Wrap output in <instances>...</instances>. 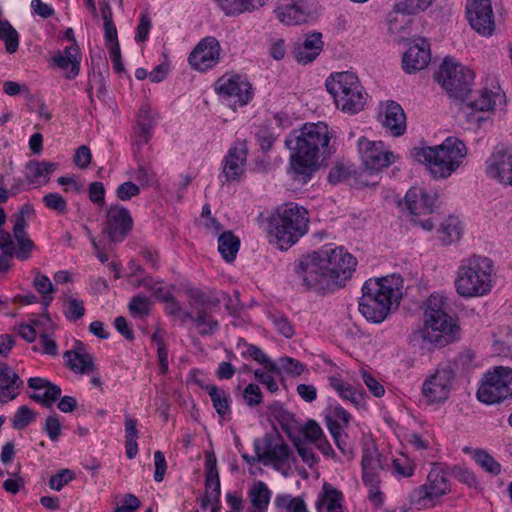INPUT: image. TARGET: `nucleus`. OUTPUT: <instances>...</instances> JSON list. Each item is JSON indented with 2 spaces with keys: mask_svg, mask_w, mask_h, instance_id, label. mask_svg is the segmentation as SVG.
Here are the masks:
<instances>
[{
  "mask_svg": "<svg viewBox=\"0 0 512 512\" xmlns=\"http://www.w3.org/2000/svg\"><path fill=\"white\" fill-rule=\"evenodd\" d=\"M0 39L5 43L6 51L13 54L19 47V34L7 20H0Z\"/></svg>",
  "mask_w": 512,
  "mask_h": 512,
  "instance_id": "43",
  "label": "nucleus"
},
{
  "mask_svg": "<svg viewBox=\"0 0 512 512\" xmlns=\"http://www.w3.org/2000/svg\"><path fill=\"white\" fill-rule=\"evenodd\" d=\"M441 232L443 234L442 241L445 245L458 240L461 236L459 220L456 217H449L442 223Z\"/></svg>",
  "mask_w": 512,
  "mask_h": 512,
  "instance_id": "49",
  "label": "nucleus"
},
{
  "mask_svg": "<svg viewBox=\"0 0 512 512\" xmlns=\"http://www.w3.org/2000/svg\"><path fill=\"white\" fill-rule=\"evenodd\" d=\"M403 279L398 274L370 278L362 286L359 312L368 321L381 323L388 316L391 306L402 297Z\"/></svg>",
  "mask_w": 512,
  "mask_h": 512,
  "instance_id": "3",
  "label": "nucleus"
},
{
  "mask_svg": "<svg viewBox=\"0 0 512 512\" xmlns=\"http://www.w3.org/2000/svg\"><path fill=\"white\" fill-rule=\"evenodd\" d=\"M383 125L393 136H401L406 131V115L402 107L395 101H388L384 109Z\"/></svg>",
  "mask_w": 512,
  "mask_h": 512,
  "instance_id": "29",
  "label": "nucleus"
},
{
  "mask_svg": "<svg viewBox=\"0 0 512 512\" xmlns=\"http://www.w3.org/2000/svg\"><path fill=\"white\" fill-rule=\"evenodd\" d=\"M451 475L468 487H477L478 485L476 476L466 467L455 465L451 470Z\"/></svg>",
  "mask_w": 512,
  "mask_h": 512,
  "instance_id": "54",
  "label": "nucleus"
},
{
  "mask_svg": "<svg viewBox=\"0 0 512 512\" xmlns=\"http://www.w3.org/2000/svg\"><path fill=\"white\" fill-rule=\"evenodd\" d=\"M448 476L449 473L444 466L434 464L427 475L426 482L409 494L410 503L418 509L434 507L440 497L451 492Z\"/></svg>",
  "mask_w": 512,
  "mask_h": 512,
  "instance_id": "9",
  "label": "nucleus"
},
{
  "mask_svg": "<svg viewBox=\"0 0 512 512\" xmlns=\"http://www.w3.org/2000/svg\"><path fill=\"white\" fill-rule=\"evenodd\" d=\"M271 492L267 485L262 482H256L252 489L249 491V498L256 509L255 512H265L270 502Z\"/></svg>",
  "mask_w": 512,
  "mask_h": 512,
  "instance_id": "42",
  "label": "nucleus"
},
{
  "mask_svg": "<svg viewBox=\"0 0 512 512\" xmlns=\"http://www.w3.org/2000/svg\"><path fill=\"white\" fill-rule=\"evenodd\" d=\"M436 198L429 195L423 188L412 187L404 197V202H399L413 216L431 214L435 207Z\"/></svg>",
  "mask_w": 512,
  "mask_h": 512,
  "instance_id": "22",
  "label": "nucleus"
},
{
  "mask_svg": "<svg viewBox=\"0 0 512 512\" xmlns=\"http://www.w3.org/2000/svg\"><path fill=\"white\" fill-rule=\"evenodd\" d=\"M464 454L470 455L474 461L487 473L498 475L501 472V464L484 449H473L469 446L462 448Z\"/></svg>",
  "mask_w": 512,
  "mask_h": 512,
  "instance_id": "37",
  "label": "nucleus"
},
{
  "mask_svg": "<svg viewBox=\"0 0 512 512\" xmlns=\"http://www.w3.org/2000/svg\"><path fill=\"white\" fill-rule=\"evenodd\" d=\"M329 432L338 449L345 455L349 454L351 452V447L347 443V435L344 434L343 429H340L337 425L330 424Z\"/></svg>",
  "mask_w": 512,
  "mask_h": 512,
  "instance_id": "59",
  "label": "nucleus"
},
{
  "mask_svg": "<svg viewBox=\"0 0 512 512\" xmlns=\"http://www.w3.org/2000/svg\"><path fill=\"white\" fill-rule=\"evenodd\" d=\"M378 471L379 470H362L363 482L366 486L370 487V499L376 504L382 502V494L377 490L380 483Z\"/></svg>",
  "mask_w": 512,
  "mask_h": 512,
  "instance_id": "47",
  "label": "nucleus"
},
{
  "mask_svg": "<svg viewBox=\"0 0 512 512\" xmlns=\"http://www.w3.org/2000/svg\"><path fill=\"white\" fill-rule=\"evenodd\" d=\"M273 325L275 326L278 333L283 335L285 338H291L294 335V328L288 319L283 315H272L270 317Z\"/></svg>",
  "mask_w": 512,
  "mask_h": 512,
  "instance_id": "61",
  "label": "nucleus"
},
{
  "mask_svg": "<svg viewBox=\"0 0 512 512\" xmlns=\"http://www.w3.org/2000/svg\"><path fill=\"white\" fill-rule=\"evenodd\" d=\"M207 393L210 396L213 407L215 408L217 414L224 418L227 414L230 413V404H231V396L224 389L219 388L214 384L206 385L204 387Z\"/></svg>",
  "mask_w": 512,
  "mask_h": 512,
  "instance_id": "39",
  "label": "nucleus"
},
{
  "mask_svg": "<svg viewBox=\"0 0 512 512\" xmlns=\"http://www.w3.org/2000/svg\"><path fill=\"white\" fill-rule=\"evenodd\" d=\"M80 59L79 47L72 45L66 47L63 53L60 51L55 53L52 57V63L62 70H68L70 68L65 76L67 79H74L80 71Z\"/></svg>",
  "mask_w": 512,
  "mask_h": 512,
  "instance_id": "28",
  "label": "nucleus"
},
{
  "mask_svg": "<svg viewBox=\"0 0 512 512\" xmlns=\"http://www.w3.org/2000/svg\"><path fill=\"white\" fill-rule=\"evenodd\" d=\"M161 302L166 303V312L181 324H185L189 318H192V312L183 309L171 292Z\"/></svg>",
  "mask_w": 512,
  "mask_h": 512,
  "instance_id": "45",
  "label": "nucleus"
},
{
  "mask_svg": "<svg viewBox=\"0 0 512 512\" xmlns=\"http://www.w3.org/2000/svg\"><path fill=\"white\" fill-rule=\"evenodd\" d=\"M139 193L140 186L131 181L120 184L116 189V196L121 201H128Z\"/></svg>",
  "mask_w": 512,
  "mask_h": 512,
  "instance_id": "60",
  "label": "nucleus"
},
{
  "mask_svg": "<svg viewBox=\"0 0 512 512\" xmlns=\"http://www.w3.org/2000/svg\"><path fill=\"white\" fill-rule=\"evenodd\" d=\"M430 46L426 39H415L402 58L403 70L411 74L424 69L430 62Z\"/></svg>",
  "mask_w": 512,
  "mask_h": 512,
  "instance_id": "21",
  "label": "nucleus"
},
{
  "mask_svg": "<svg viewBox=\"0 0 512 512\" xmlns=\"http://www.w3.org/2000/svg\"><path fill=\"white\" fill-rule=\"evenodd\" d=\"M381 454L376 449L366 448L363 450L362 455V470H380L384 469L386 464Z\"/></svg>",
  "mask_w": 512,
  "mask_h": 512,
  "instance_id": "48",
  "label": "nucleus"
},
{
  "mask_svg": "<svg viewBox=\"0 0 512 512\" xmlns=\"http://www.w3.org/2000/svg\"><path fill=\"white\" fill-rule=\"evenodd\" d=\"M271 415L278 421L283 430L290 427L293 421V415L289 413L279 402H275L269 407Z\"/></svg>",
  "mask_w": 512,
  "mask_h": 512,
  "instance_id": "53",
  "label": "nucleus"
},
{
  "mask_svg": "<svg viewBox=\"0 0 512 512\" xmlns=\"http://www.w3.org/2000/svg\"><path fill=\"white\" fill-rule=\"evenodd\" d=\"M198 330L201 336H212L219 329V322L208 314L206 309L197 310L195 314L192 313V318H189Z\"/></svg>",
  "mask_w": 512,
  "mask_h": 512,
  "instance_id": "41",
  "label": "nucleus"
},
{
  "mask_svg": "<svg viewBox=\"0 0 512 512\" xmlns=\"http://www.w3.org/2000/svg\"><path fill=\"white\" fill-rule=\"evenodd\" d=\"M486 174L505 186H512V152L497 146L486 161Z\"/></svg>",
  "mask_w": 512,
  "mask_h": 512,
  "instance_id": "19",
  "label": "nucleus"
},
{
  "mask_svg": "<svg viewBox=\"0 0 512 512\" xmlns=\"http://www.w3.org/2000/svg\"><path fill=\"white\" fill-rule=\"evenodd\" d=\"M67 367L74 373L89 374L95 370L94 359L86 352L81 342L76 343L74 350H68L63 355Z\"/></svg>",
  "mask_w": 512,
  "mask_h": 512,
  "instance_id": "26",
  "label": "nucleus"
},
{
  "mask_svg": "<svg viewBox=\"0 0 512 512\" xmlns=\"http://www.w3.org/2000/svg\"><path fill=\"white\" fill-rule=\"evenodd\" d=\"M343 494L329 483H324L322 490L316 500L315 507L317 512L326 508L327 512H342Z\"/></svg>",
  "mask_w": 512,
  "mask_h": 512,
  "instance_id": "32",
  "label": "nucleus"
},
{
  "mask_svg": "<svg viewBox=\"0 0 512 512\" xmlns=\"http://www.w3.org/2000/svg\"><path fill=\"white\" fill-rule=\"evenodd\" d=\"M64 315L70 321H77L85 314L84 302L80 299L74 298L70 295L64 296Z\"/></svg>",
  "mask_w": 512,
  "mask_h": 512,
  "instance_id": "46",
  "label": "nucleus"
},
{
  "mask_svg": "<svg viewBox=\"0 0 512 512\" xmlns=\"http://www.w3.org/2000/svg\"><path fill=\"white\" fill-rule=\"evenodd\" d=\"M308 211L294 203L286 204L269 223L270 242L281 250L294 245L308 230Z\"/></svg>",
  "mask_w": 512,
  "mask_h": 512,
  "instance_id": "7",
  "label": "nucleus"
},
{
  "mask_svg": "<svg viewBox=\"0 0 512 512\" xmlns=\"http://www.w3.org/2000/svg\"><path fill=\"white\" fill-rule=\"evenodd\" d=\"M432 2L433 0H398L393 6V11L404 15H415L425 11Z\"/></svg>",
  "mask_w": 512,
  "mask_h": 512,
  "instance_id": "44",
  "label": "nucleus"
},
{
  "mask_svg": "<svg viewBox=\"0 0 512 512\" xmlns=\"http://www.w3.org/2000/svg\"><path fill=\"white\" fill-rule=\"evenodd\" d=\"M74 472L70 469H62L49 480L51 489L60 491L64 485L68 484L74 478Z\"/></svg>",
  "mask_w": 512,
  "mask_h": 512,
  "instance_id": "57",
  "label": "nucleus"
},
{
  "mask_svg": "<svg viewBox=\"0 0 512 512\" xmlns=\"http://www.w3.org/2000/svg\"><path fill=\"white\" fill-rule=\"evenodd\" d=\"M221 46L213 36L201 39L188 57L190 66L198 71L214 67L220 60Z\"/></svg>",
  "mask_w": 512,
  "mask_h": 512,
  "instance_id": "17",
  "label": "nucleus"
},
{
  "mask_svg": "<svg viewBox=\"0 0 512 512\" xmlns=\"http://www.w3.org/2000/svg\"><path fill=\"white\" fill-rule=\"evenodd\" d=\"M88 195L91 202L103 206L105 202V187L102 182H92L88 188Z\"/></svg>",
  "mask_w": 512,
  "mask_h": 512,
  "instance_id": "64",
  "label": "nucleus"
},
{
  "mask_svg": "<svg viewBox=\"0 0 512 512\" xmlns=\"http://www.w3.org/2000/svg\"><path fill=\"white\" fill-rule=\"evenodd\" d=\"M28 387L33 390L44 389L43 394L34 393L30 398L45 408H50L54 402L59 400L58 409L61 412L69 413L76 409L77 400L72 396L61 397L62 390L60 386L41 377H31L27 381Z\"/></svg>",
  "mask_w": 512,
  "mask_h": 512,
  "instance_id": "13",
  "label": "nucleus"
},
{
  "mask_svg": "<svg viewBox=\"0 0 512 512\" xmlns=\"http://www.w3.org/2000/svg\"><path fill=\"white\" fill-rule=\"evenodd\" d=\"M356 266L357 259L343 247L324 246L297 259L294 271L305 291L324 296L345 287Z\"/></svg>",
  "mask_w": 512,
  "mask_h": 512,
  "instance_id": "1",
  "label": "nucleus"
},
{
  "mask_svg": "<svg viewBox=\"0 0 512 512\" xmlns=\"http://www.w3.org/2000/svg\"><path fill=\"white\" fill-rule=\"evenodd\" d=\"M328 381L342 399L350 401L357 408L365 404L364 392L362 390L354 388L351 384L344 382L337 376H330Z\"/></svg>",
  "mask_w": 512,
  "mask_h": 512,
  "instance_id": "35",
  "label": "nucleus"
},
{
  "mask_svg": "<svg viewBox=\"0 0 512 512\" xmlns=\"http://www.w3.org/2000/svg\"><path fill=\"white\" fill-rule=\"evenodd\" d=\"M36 412L29 407L20 406L12 418V426L14 429L22 430L35 420Z\"/></svg>",
  "mask_w": 512,
  "mask_h": 512,
  "instance_id": "50",
  "label": "nucleus"
},
{
  "mask_svg": "<svg viewBox=\"0 0 512 512\" xmlns=\"http://www.w3.org/2000/svg\"><path fill=\"white\" fill-rule=\"evenodd\" d=\"M435 79L450 97L465 100L471 94L474 72L453 58L446 57L436 73Z\"/></svg>",
  "mask_w": 512,
  "mask_h": 512,
  "instance_id": "10",
  "label": "nucleus"
},
{
  "mask_svg": "<svg viewBox=\"0 0 512 512\" xmlns=\"http://www.w3.org/2000/svg\"><path fill=\"white\" fill-rule=\"evenodd\" d=\"M254 447L259 461L267 459L277 465L289 458L290 449L279 434H266L262 440L254 441Z\"/></svg>",
  "mask_w": 512,
  "mask_h": 512,
  "instance_id": "20",
  "label": "nucleus"
},
{
  "mask_svg": "<svg viewBox=\"0 0 512 512\" xmlns=\"http://www.w3.org/2000/svg\"><path fill=\"white\" fill-rule=\"evenodd\" d=\"M240 248V239L232 231H225L218 237V251L222 258L231 263L235 260Z\"/></svg>",
  "mask_w": 512,
  "mask_h": 512,
  "instance_id": "38",
  "label": "nucleus"
},
{
  "mask_svg": "<svg viewBox=\"0 0 512 512\" xmlns=\"http://www.w3.org/2000/svg\"><path fill=\"white\" fill-rule=\"evenodd\" d=\"M412 158L425 164L434 179L450 177L467 156V148L457 137H447L442 144L433 147H415Z\"/></svg>",
  "mask_w": 512,
  "mask_h": 512,
  "instance_id": "4",
  "label": "nucleus"
},
{
  "mask_svg": "<svg viewBox=\"0 0 512 512\" xmlns=\"http://www.w3.org/2000/svg\"><path fill=\"white\" fill-rule=\"evenodd\" d=\"M332 133L325 122L305 123L293 129L285 138L290 150L288 174L301 184H306L318 170L322 161L332 154Z\"/></svg>",
  "mask_w": 512,
  "mask_h": 512,
  "instance_id": "2",
  "label": "nucleus"
},
{
  "mask_svg": "<svg viewBox=\"0 0 512 512\" xmlns=\"http://www.w3.org/2000/svg\"><path fill=\"white\" fill-rule=\"evenodd\" d=\"M22 385L23 381L10 366L0 365V403L14 400Z\"/></svg>",
  "mask_w": 512,
  "mask_h": 512,
  "instance_id": "27",
  "label": "nucleus"
},
{
  "mask_svg": "<svg viewBox=\"0 0 512 512\" xmlns=\"http://www.w3.org/2000/svg\"><path fill=\"white\" fill-rule=\"evenodd\" d=\"M278 20L286 25H299L305 23L309 13L299 3H287L277 7L275 10Z\"/></svg>",
  "mask_w": 512,
  "mask_h": 512,
  "instance_id": "34",
  "label": "nucleus"
},
{
  "mask_svg": "<svg viewBox=\"0 0 512 512\" xmlns=\"http://www.w3.org/2000/svg\"><path fill=\"white\" fill-rule=\"evenodd\" d=\"M189 306L196 312L200 309L208 307H216L221 302V299L214 296L213 293H206L199 288L189 287L185 290Z\"/></svg>",
  "mask_w": 512,
  "mask_h": 512,
  "instance_id": "36",
  "label": "nucleus"
},
{
  "mask_svg": "<svg viewBox=\"0 0 512 512\" xmlns=\"http://www.w3.org/2000/svg\"><path fill=\"white\" fill-rule=\"evenodd\" d=\"M262 392L258 385L249 384L243 391V399L247 406L255 407L262 402Z\"/></svg>",
  "mask_w": 512,
  "mask_h": 512,
  "instance_id": "58",
  "label": "nucleus"
},
{
  "mask_svg": "<svg viewBox=\"0 0 512 512\" xmlns=\"http://www.w3.org/2000/svg\"><path fill=\"white\" fill-rule=\"evenodd\" d=\"M493 261L485 256L464 258L456 271V292L464 298L487 295L493 287Z\"/></svg>",
  "mask_w": 512,
  "mask_h": 512,
  "instance_id": "6",
  "label": "nucleus"
},
{
  "mask_svg": "<svg viewBox=\"0 0 512 512\" xmlns=\"http://www.w3.org/2000/svg\"><path fill=\"white\" fill-rule=\"evenodd\" d=\"M242 355L244 357L248 356L257 361L258 363L262 364L264 368L268 371H275L276 370V364L271 361L268 356L257 346L253 344H247L246 350L242 352Z\"/></svg>",
  "mask_w": 512,
  "mask_h": 512,
  "instance_id": "51",
  "label": "nucleus"
},
{
  "mask_svg": "<svg viewBox=\"0 0 512 512\" xmlns=\"http://www.w3.org/2000/svg\"><path fill=\"white\" fill-rule=\"evenodd\" d=\"M247 147L240 143V147L229 149L223 166V174L227 181L239 180L245 171Z\"/></svg>",
  "mask_w": 512,
  "mask_h": 512,
  "instance_id": "25",
  "label": "nucleus"
},
{
  "mask_svg": "<svg viewBox=\"0 0 512 512\" xmlns=\"http://www.w3.org/2000/svg\"><path fill=\"white\" fill-rule=\"evenodd\" d=\"M499 94H494L491 91L485 89L478 92L473 98L470 94L462 101V110L468 112V110L484 112L490 111L494 108L496 99L499 98ZM468 121L481 122L483 117L475 116L473 113H467Z\"/></svg>",
  "mask_w": 512,
  "mask_h": 512,
  "instance_id": "24",
  "label": "nucleus"
},
{
  "mask_svg": "<svg viewBox=\"0 0 512 512\" xmlns=\"http://www.w3.org/2000/svg\"><path fill=\"white\" fill-rule=\"evenodd\" d=\"M205 494L211 496L213 505H220V478L217 469V461L213 455L206 458L205 461Z\"/></svg>",
  "mask_w": 512,
  "mask_h": 512,
  "instance_id": "33",
  "label": "nucleus"
},
{
  "mask_svg": "<svg viewBox=\"0 0 512 512\" xmlns=\"http://www.w3.org/2000/svg\"><path fill=\"white\" fill-rule=\"evenodd\" d=\"M154 124L151 111L144 108L140 109L137 126L134 128L135 141L133 143V151L135 155L150 141Z\"/></svg>",
  "mask_w": 512,
  "mask_h": 512,
  "instance_id": "30",
  "label": "nucleus"
},
{
  "mask_svg": "<svg viewBox=\"0 0 512 512\" xmlns=\"http://www.w3.org/2000/svg\"><path fill=\"white\" fill-rule=\"evenodd\" d=\"M227 16H239L260 10L270 0H214Z\"/></svg>",
  "mask_w": 512,
  "mask_h": 512,
  "instance_id": "31",
  "label": "nucleus"
},
{
  "mask_svg": "<svg viewBox=\"0 0 512 512\" xmlns=\"http://www.w3.org/2000/svg\"><path fill=\"white\" fill-rule=\"evenodd\" d=\"M445 297L431 294L426 300L424 322L417 331L424 343L432 347H444L454 341L459 334V327L447 312Z\"/></svg>",
  "mask_w": 512,
  "mask_h": 512,
  "instance_id": "5",
  "label": "nucleus"
},
{
  "mask_svg": "<svg viewBox=\"0 0 512 512\" xmlns=\"http://www.w3.org/2000/svg\"><path fill=\"white\" fill-rule=\"evenodd\" d=\"M217 94L234 110L246 106L253 98L252 85L241 75L225 74L215 82Z\"/></svg>",
  "mask_w": 512,
  "mask_h": 512,
  "instance_id": "12",
  "label": "nucleus"
},
{
  "mask_svg": "<svg viewBox=\"0 0 512 512\" xmlns=\"http://www.w3.org/2000/svg\"><path fill=\"white\" fill-rule=\"evenodd\" d=\"M454 378V370L449 365L439 367L422 385V393L427 402L445 401L449 396Z\"/></svg>",
  "mask_w": 512,
  "mask_h": 512,
  "instance_id": "15",
  "label": "nucleus"
},
{
  "mask_svg": "<svg viewBox=\"0 0 512 512\" xmlns=\"http://www.w3.org/2000/svg\"><path fill=\"white\" fill-rule=\"evenodd\" d=\"M150 302L147 297L142 295L134 296L129 305V311L132 315L147 316L150 313Z\"/></svg>",
  "mask_w": 512,
  "mask_h": 512,
  "instance_id": "55",
  "label": "nucleus"
},
{
  "mask_svg": "<svg viewBox=\"0 0 512 512\" xmlns=\"http://www.w3.org/2000/svg\"><path fill=\"white\" fill-rule=\"evenodd\" d=\"M466 14L470 26L483 36H490L495 30L491 0H468Z\"/></svg>",
  "mask_w": 512,
  "mask_h": 512,
  "instance_id": "16",
  "label": "nucleus"
},
{
  "mask_svg": "<svg viewBox=\"0 0 512 512\" xmlns=\"http://www.w3.org/2000/svg\"><path fill=\"white\" fill-rule=\"evenodd\" d=\"M132 228L133 219L127 208L119 204L109 207L103 232L111 242H122Z\"/></svg>",
  "mask_w": 512,
  "mask_h": 512,
  "instance_id": "18",
  "label": "nucleus"
},
{
  "mask_svg": "<svg viewBox=\"0 0 512 512\" xmlns=\"http://www.w3.org/2000/svg\"><path fill=\"white\" fill-rule=\"evenodd\" d=\"M43 202L47 208L60 214H64L67 211V201L58 193L46 194L43 197Z\"/></svg>",
  "mask_w": 512,
  "mask_h": 512,
  "instance_id": "56",
  "label": "nucleus"
},
{
  "mask_svg": "<svg viewBox=\"0 0 512 512\" xmlns=\"http://www.w3.org/2000/svg\"><path fill=\"white\" fill-rule=\"evenodd\" d=\"M350 419V414L343 407L335 406L331 413L326 416L327 427L330 430V424H334L343 429L349 424Z\"/></svg>",
  "mask_w": 512,
  "mask_h": 512,
  "instance_id": "52",
  "label": "nucleus"
},
{
  "mask_svg": "<svg viewBox=\"0 0 512 512\" xmlns=\"http://www.w3.org/2000/svg\"><path fill=\"white\" fill-rule=\"evenodd\" d=\"M324 43L320 32L307 34L302 43L294 48V57L300 64L306 65L312 63L322 52Z\"/></svg>",
  "mask_w": 512,
  "mask_h": 512,
  "instance_id": "23",
  "label": "nucleus"
},
{
  "mask_svg": "<svg viewBox=\"0 0 512 512\" xmlns=\"http://www.w3.org/2000/svg\"><path fill=\"white\" fill-rule=\"evenodd\" d=\"M56 168L57 164L53 162L31 160L26 164V179L31 184L40 178L49 179Z\"/></svg>",
  "mask_w": 512,
  "mask_h": 512,
  "instance_id": "40",
  "label": "nucleus"
},
{
  "mask_svg": "<svg viewBox=\"0 0 512 512\" xmlns=\"http://www.w3.org/2000/svg\"><path fill=\"white\" fill-rule=\"evenodd\" d=\"M510 397H512V369L499 366L487 372L477 391L478 400L486 404H494Z\"/></svg>",
  "mask_w": 512,
  "mask_h": 512,
  "instance_id": "11",
  "label": "nucleus"
},
{
  "mask_svg": "<svg viewBox=\"0 0 512 512\" xmlns=\"http://www.w3.org/2000/svg\"><path fill=\"white\" fill-rule=\"evenodd\" d=\"M358 151L363 164V173L378 174L393 162V153L386 150L381 141L358 140Z\"/></svg>",
  "mask_w": 512,
  "mask_h": 512,
  "instance_id": "14",
  "label": "nucleus"
},
{
  "mask_svg": "<svg viewBox=\"0 0 512 512\" xmlns=\"http://www.w3.org/2000/svg\"><path fill=\"white\" fill-rule=\"evenodd\" d=\"M392 465L394 473L399 476L410 477L414 473V465L409 459L405 457L393 459Z\"/></svg>",
  "mask_w": 512,
  "mask_h": 512,
  "instance_id": "62",
  "label": "nucleus"
},
{
  "mask_svg": "<svg viewBox=\"0 0 512 512\" xmlns=\"http://www.w3.org/2000/svg\"><path fill=\"white\" fill-rule=\"evenodd\" d=\"M280 369L288 374L298 376L305 369L304 364L290 357H283L279 360Z\"/></svg>",
  "mask_w": 512,
  "mask_h": 512,
  "instance_id": "63",
  "label": "nucleus"
},
{
  "mask_svg": "<svg viewBox=\"0 0 512 512\" xmlns=\"http://www.w3.org/2000/svg\"><path fill=\"white\" fill-rule=\"evenodd\" d=\"M325 86L336 107L343 112L356 114L364 108L367 93L354 73L345 71L331 74Z\"/></svg>",
  "mask_w": 512,
  "mask_h": 512,
  "instance_id": "8",
  "label": "nucleus"
}]
</instances>
